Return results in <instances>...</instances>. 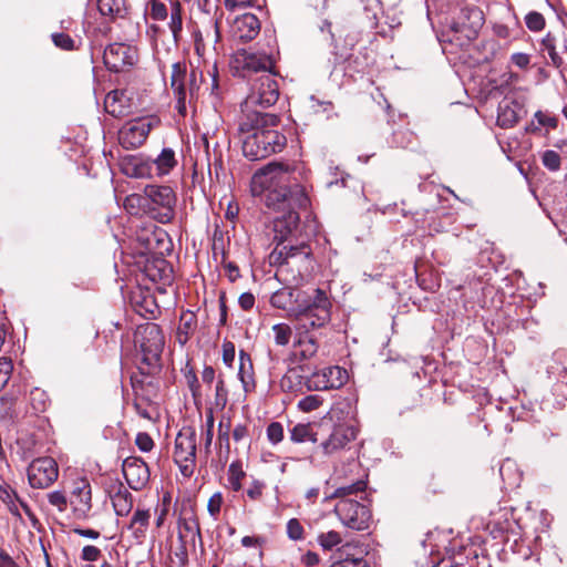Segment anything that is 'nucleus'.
Instances as JSON below:
<instances>
[{
    "label": "nucleus",
    "mask_w": 567,
    "mask_h": 567,
    "mask_svg": "<svg viewBox=\"0 0 567 567\" xmlns=\"http://www.w3.org/2000/svg\"><path fill=\"white\" fill-rule=\"evenodd\" d=\"M300 168L303 167L296 162L274 161L259 168L250 181V193L254 197H258L272 210H287L274 220L276 247L309 239L300 228V217L296 212V208L308 207L309 197L302 185L290 184V174Z\"/></svg>",
    "instance_id": "nucleus-1"
},
{
    "label": "nucleus",
    "mask_w": 567,
    "mask_h": 567,
    "mask_svg": "<svg viewBox=\"0 0 567 567\" xmlns=\"http://www.w3.org/2000/svg\"><path fill=\"white\" fill-rule=\"evenodd\" d=\"M269 302L271 307L285 311L286 316L293 318L296 322H299L300 318L317 313L319 306L332 309L327 291L321 288H315L309 292L298 287L285 286L271 295Z\"/></svg>",
    "instance_id": "nucleus-2"
},
{
    "label": "nucleus",
    "mask_w": 567,
    "mask_h": 567,
    "mask_svg": "<svg viewBox=\"0 0 567 567\" xmlns=\"http://www.w3.org/2000/svg\"><path fill=\"white\" fill-rule=\"evenodd\" d=\"M134 346L138 371L143 377H152L162 370V352L165 338L161 327L155 322L140 324L134 333Z\"/></svg>",
    "instance_id": "nucleus-3"
},
{
    "label": "nucleus",
    "mask_w": 567,
    "mask_h": 567,
    "mask_svg": "<svg viewBox=\"0 0 567 567\" xmlns=\"http://www.w3.org/2000/svg\"><path fill=\"white\" fill-rule=\"evenodd\" d=\"M270 265L280 275H291L292 280H302L315 270L316 259L308 240L295 245L275 247L269 256Z\"/></svg>",
    "instance_id": "nucleus-4"
},
{
    "label": "nucleus",
    "mask_w": 567,
    "mask_h": 567,
    "mask_svg": "<svg viewBox=\"0 0 567 567\" xmlns=\"http://www.w3.org/2000/svg\"><path fill=\"white\" fill-rule=\"evenodd\" d=\"M331 310L319 306L317 313L300 318L299 322L295 323L293 347L300 349L298 357L301 361L309 360L317 354L319 350L318 331L331 321Z\"/></svg>",
    "instance_id": "nucleus-5"
},
{
    "label": "nucleus",
    "mask_w": 567,
    "mask_h": 567,
    "mask_svg": "<svg viewBox=\"0 0 567 567\" xmlns=\"http://www.w3.org/2000/svg\"><path fill=\"white\" fill-rule=\"evenodd\" d=\"M200 81L202 73L197 74L195 69L188 73L185 62L173 63L169 86L179 115L187 114V105L194 101Z\"/></svg>",
    "instance_id": "nucleus-6"
},
{
    "label": "nucleus",
    "mask_w": 567,
    "mask_h": 567,
    "mask_svg": "<svg viewBox=\"0 0 567 567\" xmlns=\"http://www.w3.org/2000/svg\"><path fill=\"white\" fill-rule=\"evenodd\" d=\"M278 117L270 113L249 111L244 107V114L238 122V135L241 142L250 138H262L264 142H280V134L272 130L277 126Z\"/></svg>",
    "instance_id": "nucleus-7"
},
{
    "label": "nucleus",
    "mask_w": 567,
    "mask_h": 567,
    "mask_svg": "<svg viewBox=\"0 0 567 567\" xmlns=\"http://www.w3.org/2000/svg\"><path fill=\"white\" fill-rule=\"evenodd\" d=\"M146 200L153 214L150 217L161 224H168L175 217L176 193L168 185L150 184L144 187Z\"/></svg>",
    "instance_id": "nucleus-8"
},
{
    "label": "nucleus",
    "mask_w": 567,
    "mask_h": 567,
    "mask_svg": "<svg viewBox=\"0 0 567 567\" xmlns=\"http://www.w3.org/2000/svg\"><path fill=\"white\" fill-rule=\"evenodd\" d=\"M174 461L184 477H192L196 466V430L183 426L175 439Z\"/></svg>",
    "instance_id": "nucleus-9"
},
{
    "label": "nucleus",
    "mask_w": 567,
    "mask_h": 567,
    "mask_svg": "<svg viewBox=\"0 0 567 567\" xmlns=\"http://www.w3.org/2000/svg\"><path fill=\"white\" fill-rule=\"evenodd\" d=\"M279 97V86L271 73H264L251 84V89L243 106L250 110L255 106L269 107L274 105Z\"/></svg>",
    "instance_id": "nucleus-10"
},
{
    "label": "nucleus",
    "mask_w": 567,
    "mask_h": 567,
    "mask_svg": "<svg viewBox=\"0 0 567 567\" xmlns=\"http://www.w3.org/2000/svg\"><path fill=\"white\" fill-rule=\"evenodd\" d=\"M334 513L340 522L350 529L360 532L369 528L371 511L355 499L339 501L334 506Z\"/></svg>",
    "instance_id": "nucleus-11"
},
{
    "label": "nucleus",
    "mask_w": 567,
    "mask_h": 567,
    "mask_svg": "<svg viewBox=\"0 0 567 567\" xmlns=\"http://www.w3.org/2000/svg\"><path fill=\"white\" fill-rule=\"evenodd\" d=\"M526 115L523 96L516 92H508L498 103L496 123L498 126L509 128L515 126Z\"/></svg>",
    "instance_id": "nucleus-12"
},
{
    "label": "nucleus",
    "mask_w": 567,
    "mask_h": 567,
    "mask_svg": "<svg viewBox=\"0 0 567 567\" xmlns=\"http://www.w3.org/2000/svg\"><path fill=\"white\" fill-rule=\"evenodd\" d=\"M59 476L56 462L49 456L39 457L28 467V481L33 488H48Z\"/></svg>",
    "instance_id": "nucleus-13"
},
{
    "label": "nucleus",
    "mask_w": 567,
    "mask_h": 567,
    "mask_svg": "<svg viewBox=\"0 0 567 567\" xmlns=\"http://www.w3.org/2000/svg\"><path fill=\"white\" fill-rule=\"evenodd\" d=\"M348 380L346 369L333 365L315 371L307 378V391H324L330 389H340Z\"/></svg>",
    "instance_id": "nucleus-14"
},
{
    "label": "nucleus",
    "mask_w": 567,
    "mask_h": 567,
    "mask_svg": "<svg viewBox=\"0 0 567 567\" xmlns=\"http://www.w3.org/2000/svg\"><path fill=\"white\" fill-rule=\"evenodd\" d=\"M161 121L156 116H143L130 120L118 131L120 142H145L151 131L158 128Z\"/></svg>",
    "instance_id": "nucleus-15"
},
{
    "label": "nucleus",
    "mask_w": 567,
    "mask_h": 567,
    "mask_svg": "<svg viewBox=\"0 0 567 567\" xmlns=\"http://www.w3.org/2000/svg\"><path fill=\"white\" fill-rule=\"evenodd\" d=\"M103 60L110 71L121 72L135 63L136 51L127 44L113 43L104 50Z\"/></svg>",
    "instance_id": "nucleus-16"
},
{
    "label": "nucleus",
    "mask_w": 567,
    "mask_h": 567,
    "mask_svg": "<svg viewBox=\"0 0 567 567\" xmlns=\"http://www.w3.org/2000/svg\"><path fill=\"white\" fill-rule=\"evenodd\" d=\"M122 470L128 486L134 491L142 489L150 481V468L141 457H126Z\"/></svg>",
    "instance_id": "nucleus-17"
},
{
    "label": "nucleus",
    "mask_w": 567,
    "mask_h": 567,
    "mask_svg": "<svg viewBox=\"0 0 567 567\" xmlns=\"http://www.w3.org/2000/svg\"><path fill=\"white\" fill-rule=\"evenodd\" d=\"M358 429L349 424L334 425L329 437L321 442L320 447L323 454L331 455L343 450L349 443L357 439Z\"/></svg>",
    "instance_id": "nucleus-18"
},
{
    "label": "nucleus",
    "mask_w": 567,
    "mask_h": 567,
    "mask_svg": "<svg viewBox=\"0 0 567 567\" xmlns=\"http://www.w3.org/2000/svg\"><path fill=\"white\" fill-rule=\"evenodd\" d=\"M104 107L112 116L122 117L132 113L135 103L127 90H114L105 96Z\"/></svg>",
    "instance_id": "nucleus-19"
},
{
    "label": "nucleus",
    "mask_w": 567,
    "mask_h": 567,
    "mask_svg": "<svg viewBox=\"0 0 567 567\" xmlns=\"http://www.w3.org/2000/svg\"><path fill=\"white\" fill-rule=\"evenodd\" d=\"M260 32V22L252 13H245L235 18L231 24V35L240 42L255 39Z\"/></svg>",
    "instance_id": "nucleus-20"
},
{
    "label": "nucleus",
    "mask_w": 567,
    "mask_h": 567,
    "mask_svg": "<svg viewBox=\"0 0 567 567\" xmlns=\"http://www.w3.org/2000/svg\"><path fill=\"white\" fill-rule=\"evenodd\" d=\"M120 166L122 173L128 177H152L153 163L144 155H124L121 157Z\"/></svg>",
    "instance_id": "nucleus-21"
},
{
    "label": "nucleus",
    "mask_w": 567,
    "mask_h": 567,
    "mask_svg": "<svg viewBox=\"0 0 567 567\" xmlns=\"http://www.w3.org/2000/svg\"><path fill=\"white\" fill-rule=\"evenodd\" d=\"M236 61L241 65L244 71L249 72H268L271 73L275 62L272 58L266 53H250L241 51L237 53Z\"/></svg>",
    "instance_id": "nucleus-22"
},
{
    "label": "nucleus",
    "mask_w": 567,
    "mask_h": 567,
    "mask_svg": "<svg viewBox=\"0 0 567 567\" xmlns=\"http://www.w3.org/2000/svg\"><path fill=\"white\" fill-rule=\"evenodd\" d=\"M70 504L78 518H87L89 512L92 508V493L91 486L86 481H82L81 484L73 489Z\"/></svg>",
    "instance_id": "nucleus-23"
},
{
    "label": "nucleus",
    "mask_w": 567,
    "mask_h": 567,
    "mask_svg": "<svg viewBox=\"0 0 567 567\" xmlns=\"http://www.w3.org/2000/svg\"><path fill=\"white\" fill-rule=\"evenodd\" d=\"M109 495L117 516H127L133 508V495L121 482L113 483L109 488Z\"/></svg>",
    "instance_id": "nucleus-24"
},
{
    "label": "nucleus",
    "mask_w": 567,
    "mask_h": 567,
    "mask_svg": "<svg viewBox=\"0 0 567 567\" xmlns=\"http://www.w3.org/2000/svg\"><path fill=\"white\" fill-rule=\"evenodd\" d=\"M308 370L306 364L289 368L279 381L280 389L284 392H301L306 388L307 378H309L305 374Z\"/></svg>",
    "instance_id": "nucleus-25"
},
{
    "label": "nucleus",
    "mask_w": 567,
    "mask_h": 567,
    "mask_svg": "<svg viewBox=\"0 0 567 567\" xmlns=\"http://www.w3.org/2000/svg\"><path fill=\"white\" fill-rule=\"evenodd\" d=\"M178 539L189 542L192 548H195L197 540L203 544L199 520L195 514L179 519Z\"/></svg>",
    "instance_id": "nucleus-26"
},
{
    "label": "nucleus",
    "mask_w": 567,
    "mask_h": 567,
    "mask_svg": "<svg viewBox=\"0 0 567 567\" xmlns=\"http://www.w3.org/2000/svg\"><path fill=\"white\" fill-rule=\"evenodd\" d=\"M150 509L136 508L127 525V530L131 532L132 537L137 544H142L144 542L150 526Z\"/></svg>",
    "instance_id": "nucleus-27"
},
{
    "label": "nucleus",
    "mask_w": 567,
    "mask_h": 567,
    "mask_svg": "<svg viewBox=\"0 0 567 567\" xmlns=\"http://www.w3.org/2000/svg\"><path fill=\"white\" fill-rule=\"evenodd\" d=\"M144 272L153 282H169L172 278V267L164 258L147 260L144 266Z\"/></svg>",
    "instance_id": "nucleus-28"
},
{
    "label": "nucleus",
    "mask_w": 567,
    "mask_h": 567,
    "mask_svg": "<svg viewBox=\"0 0 567 567\" xmlns=\"http://www.w3.org/2000/svg\"><path fill=\"white\" fill-rule=\"evenodd\" d=\"M238 378L246 393L255 391L256 381L254 375V365L250 354L247 353L245 350L239 351Z\"/></svg>",
    "instance_id": "nucleus-29"
},
{
    "label": "nucleus",
    "mask_w": 567,
    "mask_h": 567,
    "mask_svg": "<svg viewBox=\"0 0 567 567\" xmlns=\"http://www.w3.org/2000/svg\"><path fill=\"white\" fill-rule=\"evenodd\" d=\"M184 8L179 0H169V11H168V22L167 27L172 32L173 39L175 43H178L182 33H183V24H184Z\"/></svg>",
    "instance_id": "nucleus-30"
},
{
    "label": "nucleus",
    "mask_w": 567,
    "mask_h": 567,
    "mask_svg": "<svg viewBox=\"0 0 567 567\" xmlns=\"http://www.w3.org/2000/svg\"><path fill=\"white\" fill-rule=\"evenodd\" d=\"M131 384L136 395L133 401V408L135 409L136 413L145 420H153L154 417L152 412L148 410L151 400L140 393L144 390V380L134 374L131 377Z\"/></svg>",
    "instance_id": "nucleus-31"
},
{
    "label": "nucleus",
    "mask_w": 567,
    "mask_h": 567,
    "mask_svg": "<svg viewBox=\"0 0 567 567\" xmlns=\"http://www.w3.org/2000/svg\"><path fill=\"white\" fill-rule=\"evenodd\" d=\"M197 329V317L190 310L183 311L176 331V340L179 344H186Z\"/></svg>",
    "instance_id": "nucleus-32"
},
{
    "label": "nucleus",
    "mask_w": 567,
    "mask_h": 567,
    "mask_svg": "<svg viewBox=\"0 0 567 567\" xmlns=\"http://www.w3.org/2000/svg\"><path fill=\"white\" fill-rule=\"evenodd\" d=\"M337 33L336 48L344 50V52H340V56L347 59L348 51H351L360 40V32L355 28L342 25L337 29Z\"/></svg>",
    "instance_id": "nucleus-33"
},
{
    "label": "nucleus",
    "mask_w": 567,
    "mask_h": 567,
    "mask_svg": "<svg viewBox=\"0 0 567 567\" xmlns=\"http://www.w3.org/2000/svg\"><path fill=\"white\" fill-rule=\"evenodd\" d=\"M285 144H241L243 154L249 161H259L280 153Z\"/></svg>",
    "instance_id": "nucleus-34"
},
{
    "label": "nucleus",
    "mask_w": 567,
    "mask_h": 567,
    "mask_svg": "<svg viewBox=\"0 0 567 567\" xmlns=\"http://www.w3.org/2000/svg\"><path fill=\"white\" fill-rule=\"evenodd\" d=\"M290 441L293 443H306L312 442L316 443L318 441L317 432L315 431V425L311 423H298L293 425L289 430Z\"/></svg>",
    "instance_id": "nucleus-35"
},
{
    "label": "nucleus",
    "mask_w": 567,
    "mask_h": 567,
    "mask_svg": "<svg viewBox=\"0 0 567 567\" xmlns=\"http://www.w3.org/2000/svg\"><path fill=\"white\" fill-rule=\"evenodd\" d=\"M97 9L102 16L112 19L124 18L127 14L126 0H97Z\"/></svg>",
    "instance_id": "nucleus-36"
},
{
    "label": "nucleus",
    "mask_w": 567,
    "mask_h": 567,
    "mask_svg": "<svg viewBox=\"0 0 567 567\" xmlns=\"http://www.w3.org/2000/svg\"><path fill=\"white\" fill-rule=\"evenodd\" d=\"M124 208L131 215L145 214L150 217V214H153L152 208H150L147 204L145 190L142 195L131 194L126 196L124 200Z\"/></svg>",
    "instance_id": "nucleus-37"
},
{
    "label": "nucleus",
    "mask_w": 567,
    "mask_h": 567,
    "mask_svg": "<svg viewBox=\"0 0 567 567\" xmlns=\"http://www.w3.org/2000/svg\"><path fill=\"white\" fill-rule=\"evenodd\" d=\"M367 489V482L363 480H358L357 482L343 485L334 489V492L324 497V501L336 499L344 501L351 499L350 496H357L359 493H364Z\"/></svg>",
    "instance_id": "nucleus-38"
},
{
    "label": "nucleus",
    "mask_w": 567,
    "mask_h": 567,
    "mask_svg": "<svg viewBox=\"0 0 567 567\" xmlns=\"http://www.w3.org/2000/svg\"><path fill=\"white\" fill-rule=\"evenodd\" d=\"M151 162L153 166L155 165L158 176L168 174L177 165L175 152L168 147L163 148L159 155Z\"/></svg>",
    "instance_id": "nucleus-39"
},
{
    "label": "nucleus",
    "mask_w": 567,
    "mask_h": 567,
    "mask_svg": "<svg viewBox=\"0 0 567 567\" xmlns=\"http://www.w3.org/2000/svg\"><path fill=\"white\" fill-rule=\"evenodd\" d=\"M247 474L244 471L243 462L240 460L233 461L227 471L228 487L233 492H239L243 489V480L246 478Z\"/></svg>",
    "instance_id": "nucleus-40"
},
{
    "label": "nucleus",
    "mask_w": 567,
    "mask_h": 567,
    "mask_svg": "<svg viewBox=\"0 0 567 567\" xmlns=\"http://www.w3.org/2000/svg\"><path fill=\"white\" fill-rule=\"evenodd\" d=\"M499 474L503 482L509 487L518 486L522 481V474L517 470L516 464L509 458L501 464Z\"/></svg>",
    "instance_id": "nucleus-41"
},
{
    "label": "nucleus",
    "mask_w": 567,
    "mask_h": 567,
    "mask_svg": "<svg viewBox=\"0 0 567 567\" xmlns=\"http://www.w3.org/2000/svg\"><path fill=\"white\" fill-rule=\"evenodd\" d=\"M19 495L8 483L0 484V501L7 506L8 511L14 515L20 516L19 506L17 504Z\"/></svg>",
    "instance_id": "nucleus-42"
},
{
    "label": "nucleus",
    "mask_w": 567,
    "mask_h": 567,
    "mask_svg": "<svg viewBox=\"0 0 567 567\" xmlns=\"http://www.w3.org/2000/svg\"><path fill=\"white\" fill-rule=\"evenodd\" d=\"M169 4L161 0H150L146 3V13L153 21H164L168 17Z\"/></svg>",
    "instance_id": "nucleus-43"
},
{
    "label": "nucleus",
    "mask_w": 567,
    "mask_h": 567,
    "mask_svg": "<svg viewBox=\"0 0 567 567\" xmlns=\"http://www.w3.org/2000/svg\"><path fill=\"white\" fill-rule=\"evenodd\" d=\"M29 402L34 413H42L49 404V395L44 390L34 388L30 391Z\"/></svg>",
    "instance_id": "nucleus-44"
},
{
    "label": "nucleus",
    "mask_w": 567,
    "mask_h": 567,
    "mask_svg": "<svg viewBox=\"0 0 567 567\" xmlns=\"http://www.w3.org/2000/svg\"><path fill=\"white\" fill-rule=\"evenodd\" d=\"M526 28L534 33L542 32L546 28V19L543 13L532 10L524 17Z\"/></svg>",
    "instance_id": "nucleus-45"
},
{
    "label": "nucleus",
    "mask_w": 567,
    "mask_h": 567,
    "mask_svg": "<svg viewBox=\"0 0 567 567\" xmlns=\"http://www.w3.org/2000/svg\"><path fill=\"white\" fill-rule=\"evenodd\" d=\"M272 332L275 343L281 347H286L289 344L293 333L292 328L285 322L274 324Z\"/></svg>",
    "instance_id": "nucleus-46"
},
{
    "label": "nucleus",
    "mask_w": 567,
    "mask_h": 567,
    "mask_svg": "<svg viewBox=\"0 0 567 567\" xmlns=\"http://www.w3.org/2000/svg\"><path fill=\"white\" fill-rule=\"evenodd\" d=\"M540 45L548 52L550 61L554 66L559 68L563 64V59L556 51L555 37L548 32L542 40Z\"/></svg>",
    "instance_id": "nucleus-47"
},
{
    "label": "nucleus",
    "mask_w": 567,
    "mask_h": 567,
    "mask_svg": "<svg viewBox=\"0 0 567 567\" xmlns=\"http://www.w3.org/2000/svg\"><path fill=\"white\" fill-rule=\"evenodd\" d=\"M318 543L324 550H331L342 542L341 535L336 530H329L318 535Z\"/></svg>",
    "instance_id": "nucleus-48"
},
{
    "label": "nucleus",
    "mask_w": 567,
    "mask_h": 567,
    "mask_svg": "<svg viewBox=\"0 0 567 567\" xmlns=\"http://www.w3.org/2000/svg\"><path fill=\"white\" fill-rule=\"evenodd\" d=\"M323 403V399L319 394H310L298 402V408L302 412H311L317 410Z\"/></svg>",
    "instance_id": "nucleus-49"
},
{
    "label": "nucleus",
    "mask_w": 567,
    "mask_h": 567,
    "mask_svg": "<svg viewBox=\"0 0 567 567\" xmlns=\"http://www.w3.org/2000/svg\"><path fill=\"white\" fill-rule=\"evenodd\" d=\"M265 489V482L260 480H252L245 493L250 501L258 502L261 501Z\"/></svg>",
    "instance_id": "nucleus-50"
},
{
    "label": "nucleus",
    "mask_w": 567,
    "mask_h": 567,
    "mask_svg": "<svg viewBox=\"0 0 567 567\" xmlns=\"http://www.w3.org/2000/svg\"><path fill=\"white\" fill-rule=\"evenodd\" d=\"M228 401V391L225 385V381L221 375L218 377L216 389H215V405L224 409Z\"/></svg>",
    "instance_id": "nucleus-51"
},
{
    "label": "nucleus",
    "mask_w": 567,
    "mask_h": 567,
    "mask_svg": "<svg viewBox=\"0 0 567 567\" xmlns=\"http://www.w3.org/2000/svg\"><path fill=\"white\" fill-rule=\"evenodd\" d=\"M542 163L549 171L556 172L560 168L561 158L557 152L546 151L542 155Z\"/></svg>",
    "instance_id": "nucleus-52"
},
{
    "label": "nucleus",
    "mask_w": 567,
    "mask_h": 567,
    "mask_svg": "<svg viewBox=\"0 0 567 567\" xmlns=\"http://www.w3.org/2000/svg\"><path fill=\"white\" fill-rule=\"evenodd\" d=\"M188 547H190L189 542L178 539V545L173 550V555L181 567L186 566L188 563Z\"/></svg>",
    "instance_id": "nucleus-53"
},
{
    "label": "nucleus",
    "mask_w": 567,
    "mask_h": 567,
    "mask_svg": "<svg viewBox=\"0 0 567 567\" xmlns=\"http://www.w3.org/2000/svg\"><path fill=\"white\" fill-rule=\"evenodd\" d=\"M287 535L291 540H301L305 537V529L297 518L287 522Z\"/></svg>",
    "instance_id": "nucleus-54"
},
{
    "label": "nucleus",
    "mask_w": 567,
    "mask_h": 567,
    "mask_svg": "<svg viewBox=\"0 0 567 567\" xmlns=\"http://www.w3.org/2000/svg\"><path fill=\"white\" fill-rule=\"evenodd\" d=\"M51 39L54 45L61 50L70 51L75 49L74 40L66 33H53Z\"/></svg>",
    "instance_id": "nucleus-55"
},
{
    "label": "nucleus",
    "mask_w": 567,
    "mask_h": 567,
    "mask_svg": "<svg viewBox=\"0 0 567 567\" xmlns=\"http://www.w3.org/2000/svg\"><path fill=\"white\" fill-rule=\"evenodd\" d=\"M267 439L272 444H278L284 440V426L280 422H271L266 430Z\"/></svg>",
    "instance_id": "nucleus-56"
},
{
    "label": "nucleus",
    "mask_w": 567,
    "mask_h": 567,
    "mask_svg": "<svg viewBox=\"0 0 567 567\" xmlns=\"http://www.w3.org/2000/svg\"><path fill=\"white\" fill-rule=\"evenodd\" d=\"M224 498L221 493H215L210 496L207 504V511L215 519L218 517L220 513V508L223 505Z\"/></svg>",
    "instance_id": "nucleus-57"
},
{
    "label": "nucleus",
    "mask_w": 567,
    "mask_h": 567,
    "mask_svg": "<svg viewBox=\"0 0 567 567\" xmlns=\"http://www.w3.org/2000/svg\"><path fill=\"white\" fill-rule=\"evenodd\" d=\"M488 528H492L491 534L496 538L507 533L512 528V524L507 518H505L504 522L492 520L488 523Z\"/></svg>",
    "instance_id": "nucleus-58"
},
{
    "label": "nucleus",
    "mask_w": 567,
    "mask_h": 567,
    "mask_svg": "<svg viewBox=\"0 0 567 567\" xmlns=\"http://www.w3.org/2000/svg\"><path fill=\"white\" fill-rule=\"evenodd\" d=\"M13 371V363L10 358H0V384H6Z\"/></svg>",
    "instance_id": "nucleus-59"
},
{
    "label": "nucleus",
    "mask_w": 567,
    "mask_h": 567,
    "mask_svg": "<svg viewBox=\"0 0 567 567\" xmlns=\"http://www.w3.org/2000/svg\"><path fill=\"white\" fill-rule=\"evenodd\" d=\"M48 499H49V503L51 505L58 507V509L60 512H64L66 509L68 499H66V496L64 495V493H62L60 491L51 492L48 494Z\"/></svg>",
    "instance_id": "nucleus-60"
},
{
    "label": "nucleus",
    "mask_w": 567,
    "mask_h": 567,
    "mask_svg": "<svg viewBox=\"0 0 567 567\" xmlns=\"http://www.w3.org/2000/svg\"><path fill=\"white\" fill-rule=\"evenodd\" d=\"M230 427L231 422L229 419L226 422L220 421L218 424L217 440L220 444L225 443L227 450H229Z\"/></svg>",
    "instance_id": "nucleus-61"
},
{
    "label": "nucleus",
    "mask_w": 567,
    "mask_h": 567,
    "mask_svg": "<svg viewBox=\"0 0 567 567\" xmlns=\"http://www.w3.org/2000/svg\"><path fill=\"white\" fill-rule=\"evenodd\" d=\"M135 444L142 452H150L154 447V441L146 432L137 433Z\"/></svg>",
    "instance_id": "nucleus-62"
},
{
    "label": "nucleus",
    "mask_w": 567,
    "mask_h": 567,
    "mask_svg": "<svg viewBox=\"0 0 567 567\" xmlns=\"http://www.w3.org/2000/svg\"><path fill=\"white\" fill-rule=\"evenodd\" d=\"M223 362L231 368L235 361V344L231 341L225 340L223 342Z\"/></svg>",
    "instance_id": "nucleus-63"
},
{
    "label": "nucleus",
    "mask_w": 567,
    "mask_h": 567,
    "mask_svg": "<svg viewBox=\"0 0 567 567\" xmlns=\"http://www.w3.org/2000/svg\"><path fill=\"white\" fill-rule=\"evenodd\" d=\"M329 567H369L368 563L363 558H343L334 561Z\"/></svg>",
    "instance_id": "nucleus-64"
}]
</instances>
